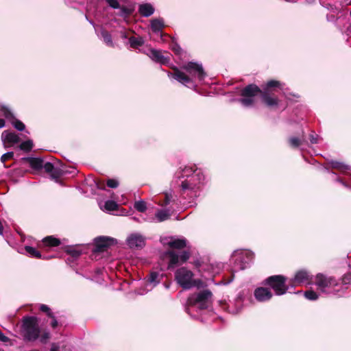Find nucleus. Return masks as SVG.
<instances>
[{
	"mask_svg": "<svg viewBox=\"0 0 351 351\" xmlns=\"http://www.w3.org/2000/svg\"><path fill=\"white\" fill-rule=\"evenodd\" d=\"M26 160L34 170L38 171L43 168L53 178H58L60 175V170L58 168L54 167L51 162L43 165V160L40 158L29 157L26 158Z\"/></svg>",
	"mask_w": 351,
	"mask_h": 351,
	"instance_id": "obj_8",
	"label": "nucleus"
},
{
	"mask_svg": "<svg viewBox=\"0 0 351 351\" xmlns=\"http://www.w3.org/2000/svg\"><path fill=\"white\" fill-rule=\"evenodd\" d=\"M93 182H95V184H96V185H98V183H97V182H95V180H93Z\"/></svg>",
	"mask_w": 351,
	"mask_h": 351,
	"instance_id": "obj_57",
	"label": "nucleus"
},
{
	"mask_svg": "<svg viewBox=\"0 0 351 351\" xmlns=\"http://www.w3.org/2000/svg\"><path fill=\"white\" fill-rule=\"evenodd\" d=\"M173 72H169L168 76L173 77L180 83L188 86L189 84H193L192 78L186 75L185 73L181 71L176 66L172 67Z\"/></svg>",
	"mask_w": 351,
	"mask_h": 351,
	"instance_id": "obj_13",
	"label": "nucleus"
},
{
	"mask_svg": "<svg viewBox=\"0 0 351 351\" xmlns=\"http://www.w3.org/2000/svg\"><path fill=\"white\" fill-rule=\"evenodd\" d=\"M165 27L162 19H154L151 21V28L154 32H158Z\"/></svg>",
	"mask_w": 351,
	"mask_h": 351,
	"instance_id": "obj_23",
	"label": "nucleus"
},
{
	"mask_svg": "<svg viewBox=\"0 0 351 351\" xmlns=\"http://www.w3.org/2000/svg\"><path fill=\"white\" fill-rule=\"evenodd\" d=\"M167 36L168 34H162V36Z\"/></svg>",
	"mask_w": 351,
	"mask_h": 351,
	"instance_id": "obj_54",
	"label": "nucleus"
},
{
	"mask_svg": "<svg viewBox=\"0 0 351 351\" xmlns=\"http://www.w3.org/2000/svg\"><path fill=\"white\" fill-rule=\"evenodd\" d=\"M351 282V275L350 274H346L343 276L341 279V285H340L339 287L341 288H343L345 285L350 283Z\"/></svg>",
	"mask_w": 351,
	"mask_h": 351,
	"instance_id": "obj_38",
	"label": "nucleus"
},
{
	"mask_svg": "<svg viewBox=\"0 0 351 351\" xmlns=\"http://www.w3.org/2000/svg\"><path fill=\"white\" fill-rule=\"evenodd\" d=\"M163 243L173 249H183L186 246V240L184 238L176 239L171 237L166 239Z\"/></svg>",
	"mask_w": 351,
	"mask_h": 351,
	"instance_id": "obj_18",
	"label": "nucleus"
},
{
	"mask_svg": "<svg viewBox=\"0 0 351 351\" xmlns=\"http://www.w3.org/2000/svg\"><path fill=\"white\" fill-rule=\"evenodd\" d=\"M254 296L259 302H265L271 298L272 293L270 290L267 288L259 287L255 290Z\"/></svg>",
	"mask_w": 351,
	"mask_h": 351,
	"instance_id": "obj_19",
	"label": "nucleus"
},
{
	"mask_svg": "<svg viewBox=\"0 0 351 351\" xmlns=\"http://www.w3.org/2000/svg\"><path fill=\"white\" fill-rule=\"evenodd\" d=\"M3 112H4V115L5 117L7 118V119H14L15 117L13 114V113L8 109L5 108L4 110H3Z\"/></svg>",
	"mask_w": 351,
	"mask_h": 351,
	"instance_id": "obj_45",
	"label": "nucleus"
},
{
	"mask_svg": "<svg viewBox=\"0 0 351 351\" xmlns=\"http://www.w3.org/2000/svg\"><path fill=\"white\" fill-rule=\"evenodd\" d=\"M93 182H95V184H96V185H98V183H97V182H95V180H93Z\"/></svg>",
	"mask_w": 351,
	"mask_h": 351,
	"instance_id": "obj_55",
	"label": "nucleus"
},
{
	"mask_svg": "<svg viewBox=\"0 0 351 351\" xmlns=\"http://www.w3.org/2000/svg\"><path fill=\"white\" fill-rule=\"evenodd\" d=\"M154 8L150 3L141 4L138 8L139 14L144 17H149L154 12Z\"/></svg>",
	"mask_w": 351,
	"mask_h": 351,
	"instance_id": "obj_21",
	"label": "nucleus"
},
{
	"mask_svg": "<svg viewBox=\"0 0 351 351\" xmlns=\"http://www.w3.org/2000/svg\"><path fill=\"white\" fill-rule=\"evenodd\" d=\"M5 154H14V152H6Z\"/></svg>",
	"mask_w": 351,
	"mask_h": 351,
	"instance_id": "obj_53",
	"label": "nucleus"
},
{
	"mask_svg": "<svg viewBox=\"0 0 351 351\" xmlns=\"http://www.w3.org/2000/svg\"><path fill=\"white\" fill-rule=\"evenodd\" d=\"M14 155H1V160L2 162H5L7 160L12 158Z\"/></svg>",
	"mask_w": 351,
	"mask_h": 351,
	"instance_id": "obj_47",
	"label": "nucleus"
},
{
	"mask_svg": "<svg viewBox=\"0 0 351 351\" xmlns=\"http://www.w3.org/2000/svg\"><path fill=\"white\" fill-rule=\"evenodd\" d=\"M50 338V334L48 332H44L40 338V340L42 343H46L47 341Z\"/></svg>",
	"mask_w": 351,
	"mask_h": 351,
	"instance_id": "obj_44",
	"label": "nucleus"
},
{
	"mask_svg": "<svg viewBox=\"0 0 351 351\" xmlns=\"http://www.w3.org/2000/svg\"><path fill=\"white\" fill-rule=\"evenodd\" d=\"M165 255L169 258L168 268H173L178 265L185 263L189 258V253L186 251H184L180 255H178L173 251H169L166 252Z\"/></svg>",
	"mask_w": 351,
	"mask_h": 351,
	"instance_id": "obj_11",
	"label": "nucleus"
},
{
	"mask_svg": "<svg viewBox=\"0 0 351 351\" xmlns=\"http://www.w3.org/2000/svg\"><path fill=\"white\" fill-rule=\"evenodd\" d=\"M171 199V195L169 194V193H165L164 202H161V203L160 202L159 204L161 206H167L170 203Z\"/></svg>",
	"mask_w": 351,
	"mask_h": 351,
	"instance_id": "obj_43",
	"label": "nucleus"
},
{
	"mask_svg": "<svg viewBox=\"0 0 351 351\" xmlns=\"http://www.w3.org/2000/svg\"><path fill=\"white\" fill-rule=\"evenodd\" d=\"M0 341L7 343L9 341V338L5 336L0 330Z\"/></svg>",
	"mask_w": 351,
	"mask_h": 351,
	"instance_id": "obj_46",
	"label": "nucleus"
},
{
	"mask_svg": "<svg viewBox=\"0 0 351 351\" xmlns=\"http://www.w3.org/2000/svg\"><path fill=\"white\" fill-rule=\"evenodd\" d=\"M40 310L43 312H45L47 314V315L50 317H53V313L51 311L50 308L46 304H41L40 306Z\"/></svg>",
	"mask_w": 351,
	"mask_h": 351,
	"instance_id": "obj_40",
	"label": "nucleus"
},
{
	"mask_svg": "<svg viewBox=\"0 0 351 351\" xmlns=\"http://www.w3.org/2000/svg\"><path fill=\"white\" fill-rule=\"evenodd\" d=\"M93 182H95V184H96V185H98V183H97V182H95V180H93Z\"/></svg>",
	"mask_w": 351,
	"mask_h": 351,
	"instance_id": "obj_56",
	"label": "nucleus"
},
{
	"mask_svg": "<svg viewBox=\"0 0 351 351\" xmlns=\"http://www.w3.org/2000/svg\"><path fill=\"white\" fill-rule=\"evenodd\" d=\"M51 318L53 319H52L51 325L53 328H56L58 326V321L56 320V319L54 317L53 315V317H51Z\"/></svg>",
	"mask_w": 351,
	"mask_h": 351,
	"instance_id": "obj_50",
	"label": "nucleus"
},
{
	"mask_svg": "<svg viewBox=\"0 0 351 351\" xmlns=\"http://www.w3.org/2000/svg\"><path fill=\"white\" fill-rule=\"evenodd\" d=\"M33 147H34L33 141L30 140V139L23 141L19 145L20 149L26 153L31 152Z\"/></svg>",
	"mask_w": 351,
	"mask_h": 351,
	"instance_id": "obj_30",
	"label": "nucleus"
},
{
	"mask_svg": "<svg viewBox=\"0 0 351 351\" xmlns=\"http://www.w3.org/2000/svg\"><path fill=\"white\" fill-rule=\"evenodd\" d=\"M12 125L16 130L19 131H23L25 128V124L20 120L16 119V118L14 119Z\"/></svg>",
	"mask_w": 351,
	"mask_h": 351,
	"instance_id": "obj_36",
	"label": "nucleus"
},
{
	"mask_svg": "<svg viewBox=\"0 0 351 351\" xmlns=\"http://www.w3.org/2000/svg\"><path fill=\"white\" fill-rule=\"evenodd\" d=\"M310 275L306 271H299L296 273L293 283L295 285L308 284L310 281Z\"/></svg>",
	"mask_w": 351,
	"mask_h": 351,
	"instance_id": "obj_20",
	"label": "nucleus"
},
{
	"mask_svg": "<svg viewBox=\"0 0 351 351\" xmlns=\"http://www.w3.org/2000/svg\"><path fill=\"white\" fill-rule=\"evenodd\" d=\"M107 185L110 188H117L119 186V182L114 179H109L107 181Z\"/></svg>",
	"mask_w": 351,
	"mask_h": 351,
	"instance_id": "obj_42",
	"label": "nucleus"
},
{
	"mask_svg": "<svg viewBox=\"0 0 351 351\" xmlns=\"http://www.w3.org/2000/svg\"><path fill=\"white\" fill-rule=\"evenodd\" d=\"M177 282L184 289H189L192 287L200 288L204 286L201 280L194 279L191 271L185 267L178 269L175 274Z\"/></svg>",
	"mask_w": 351,
	"mask_h": 351,
	"instance_id": "obj_3",
	"label": "nucleus"
},
{
	"mask_svg": "<svg viewBox=\"0 0 351 351\" xmlns=\"http://www.w3.org/2000/svg\"><path fill=\"white\" fill-rule=\"evenodd\" d=\"M23 332L25 339L28 341H35L38 339L40 329L36 317H27L24 319Z\"/></svg>",
	"mask_w": 351,
	"mask_h": 351,
	"instance_id": "obj_9",
	"label": "nucleus"
},
{
	"mask_svg": "<svg viewBox=\"0 0 351 351\" xmlns=\"http://www.w3.org/2000/svg\"><path fill=\"white\" fill-rule=\"evenodd\" d=\"M212 293L208 290H204L197 294L191 295L187 300L186 312L190 314V308L197 306L200 309L207 307L208 300L211 297Z\"/></svg>",
	"mask_w": 351,
	"mask_h": 351,
	"instance_id": "obj_7",
	"label": "nucleus"
},
{
	"mask_svg": "<svg viewBox=\"0 0 351 351\" xmlns=\"http://www.w3.org/2000/svg\"><path fill=\"white\" fill-rule=\"evenodd\" d=\"M129 43L131 47L137 49L143 45L144 40L141 37L132 36L129 38Z\"/></svg>",
	"mask_w": 351,
	"mask_h": 351,
	"instance_id": "obj_29",
	"label": "nucleus"
},
{
	"mask_svg": "<svg viewBox=\"0 0 351 351\" xmlns=\"http://www.w3.org/2000/svg\"><path fill=\"white\" fill-rule=\"evenodd\" d=\"M101 36L103 38L104 42L110 47H114V43L112 42L111 34L105 29H103L101 32Z\"/></svg>",
	"mask_w": 351,
	"mask_h": 351,
	"instance_id": "obj_28",
	"label": "nucleus"
},
{
	"mask_svg": "<svg viewBox=\"0 0 351 351\" xmlns=\"http://www.w3.org/2000/svg\"><path fill=\"white\" fill-rule=\"evenodd\" d=\"M315 285L319 290L324 293L338 294L340 284L332 277L319 274L316 276Z\"/></svg>",
	"mask_w": 351,
	"mask_h": 351,
	"instance_id": "obj_4",
	"label": "nucleus"
},
{
	"mask_svg": "<svg viewBox=\"0 0 351 351\" xmlns=\"http://www.w3.org/2000/svg\"><path fill=\"white\" fill-rule=\"evenodd\" d=\"M95 243L96 251L103 252L114 243V239L110 237H101L97 238Z\"/></svg>",
	"mask_w": 351,
	"mask_h": 351,
	"instance_id": "obj_17",
	"label": "nucleus"
},
{
	"mask_svg": "<svg viewBox=\"0 0 351 351\" xmlns=\"http://www.w3.org/2000/svg\"><path fill=\"white\" fill-rule=\"evenodd\" d=\"M308 140L310 141L311 143L315 144L318 143V135L315 134L314 132H312L308 135Z\"/></svg>",
	"mask_w": 351,
	"mask_h": 351,
	"instance_id": "obj_41",
	"label": "nucleus"
},
{
	"mask_svg": "<svg viewBox=\"0 0 351 351\" xmlns=\"http://www.w3.org/2000/svg\"><path fill=\"white\" fill-rule=\"evenodd\" d=\"M170 48L176 55L180 56L182 53V49L178 43L173 38L170 44Z\"/></svg>",
	"mask_w": 351,
	"mask_h": 351,
	"instance_id": "obj_32",
	"label": "nucleus"
},
{
	"mask_svg": "<svg viewBox=\"0 0 351 351\" xmlns=\"http://www.w3.org/2000/svg\"><path fill=\"white\" fill-rule=\"evenodd\" d=\"M285 280L286 278L281 275L272 276L266 279V284L274 289L276 295H281L288 289Z\"/></svg>",
	"mask_w": 351,
	"mask_h": 351,
	"instance_id": "obj_10",
	"label": "nucleus"
},
{
	"mask_svg": "<svg viewBox=\"0 0 351 351\" xmlns=\"http://www.w3.org/2000/svg\"><path fill=\"white\" fill-rule=\"evenodd\" d=\"M305 140L304 137H302V138H300L298 137L292 136L289 138V144L292 147H298Z\"/></svg>",
	"mask_w": 351,
	"mask_h": 351,
	"instance_id": "obj_31",
	"label": "nucleus"
},
{
	"mask_svg": "<svg viewBox=\"0 0 351 351\" xmlns=\"http://www.w3.org/2000/svg\"><path fill=\"white\" fill-rule=\"evenodd\" d=\"M70 253L73 256H75V257H77V256H80V251H77V250H71Z\"/></svg>",
	"mask_w": 351,
	"mask_h": 351,
	"instance_id": "obj_49",
	"label": "nucleus"
},
{
	"mask_svg": "<svg viewBox=\"0 0 351 351\" xmlns=\"http://www.w3.org/2000/svg\"><path fill=\"white\" fill-rule=\"evenodd\" d=\"M120 12L119 15L124 19L130 16L135 10V6L134 5H129L128 6H120Z\"/></svg>",
	"mask_w": 351,
	"mask_h": 351,
	"instance_id": "obj_22",
	"label": "nucleus"
},
{
	"mask_svg": "<svg viewBox=\"0 0 351 351\" xmlns=\"http://www.w3.org/2000/svg\"><path fill=\"white\" fill-rule=\"evenodd\" d=\"M149 58L155 62L160 64L167 65L170 61L169 56H165L162 51L154 49H151L149 53Z\"/></svg>",
	"mask_w": 351,
	"mask_h": 351,
	"instance_id": "obj_15",
	"label": "nucleus"
},
{
	"mask_svg": "<svg viewBox=\"0 0 351 351\" xmlns=\"http://www.w3.org/2000/svg\"><path fill=\"white\" fill-rule=\"evenodd\" d=\"M119 206L114 201L108 200L102 206L100 204V208L105 211H114L118 208Z\"/></svg>",
	"mask_w": 351,
	"mask_h": 351,
	"instance_id": "obj_25",
	"label": "nucleus"
},
{
	"mask_svg": "<svg viewBox=\"0 0 351 351\" xmlns=\"http://www.w3.org/2000/svg\"><path fill=\"white\" fill-rule=\"evenodd\" d=\"M43 243L46 246L56 247L60 244V241L52 236L46 237L43 239Z\"/></svg>",
	"mask_w": 351,
	"mask_h": 351,
	"instance_id": "obj_26",
	"label": "nucleus"
},
{
	"mask_svg": "<svg viewBox=\"0 0 351 351\" xmlns=\"http://www.w3.org/2000/svg\"><path fill=\"white\" fill-rule=\"evenodd\" d=\"M1 139L3 141L5 148H9L14 145L19 143L21 138L18 134L14 132L5 130L1 134Z\"/></svg>",
	"mask_w": 351,
	"mask_h": 351,
	"instance_id": "obj_14",
	"label": "nucleus"
},
{
	"mask_svg": "<svg viewBox=\"0 0 351 351\" xmlns=\"http://www.w3.org/2000/svg\"><path fill=\"white\" fill-rule=\"evenodd\" d=\"M160 281V275L158 272L153 271L150 274L149 277L148 278V283L153 284V286H155Z\"/></svg>",
	"mask_w": 351,
	"mask_h": 351,
	"instance_id": "obj_33",
	"label": "nucleus"
},
{
	"mask_svg": "<svg viewBox=\"0 0 351 351\" xmlns=\"http://www.w3.org/2000/svg\"><path fill=\"white\" fill-rule=\"evenodd\" d=\"M128 245L130 248H141L145 243L144 237L138 234H132L127 239Z\"/></svg>",
	"mask_w": 351,
	"mask_h": 351,
	"instance_id": "obj_16",
	"label": "nucleus"
},
{
	"mask_svg": "<svg viewBox=\"0 0 351 351\" xmlns=\"http://www.w3.org/2000/svg\"><path fill=\"white\" fill-rule=\"evenodd\" d=\"M25 251L32 257H35V258H40L41 257L40 253L33 247L26 246Z\"/></svg>",
	"mask_w": 351,
	"mask_h": 351,
	"instance_id": "obj_34",
	"label": "nucleus"
},
{
	"mask_svg": "<svg viewBox=\"0 0 351 351\" xmlns=\"http://www.w3.org/2000/svg\"><path fill=\"white\" fill-rule=\"evenodd\" d=\"M170 213L167 209L158 210L156 213V218L159 222L168 219L170 217Z\"/></svg>",
	"mask_w": 351,
	"mask_h": 351,
	"instance_id": "obj_27",
	"label": "nucleus"
},
{
	"mask_svg": "<svg viewBox=\"0 0 351 351\" xmlns=\"http://www.w3.org/2000/svg\"><path fill=\"white\" fill-rule=\"evenodd\" d=\"M304 296L306 298L310 300H315L318 298V295L315 291L310 290L307 291L304 293Z\"/></svg>",
	"mask_w": 351,
	"mask_h": 351,
	"instance_id": "obj_37",
	"label": "nucleus"
},
{
	"mask_svg": "<svg viewBox=\"0 0 351 351\" xmlns=\"http://www.w3.org/2000/svg\"><path fill=\"white\" fill-rule=\"evenodd\" d=\"M134 206L135 209H136L138 211L141 212V213L145 211V210L147 208L146 203L142 200L136 202L134 203Z\"/></svg>",
	"mask_w": 351,
	"mask_h": 351,
	"instance_id": "obj_35",
	"label": "nucleus"
},
{
	"mask_svg": "<svg viewBox=\"0 0 351 351\" xmlns=\"http://www.w3.org/2000/svg\"><path fill=\"white\" fill-rule=\"evenodd\" d=\"M262 91L263 88H261L255 84H248L241 90L240 95L242 98L239 101L243 106L250 107L254 103V97L258 95H261Z\"/></svg>",
	"mask_w": 351,
	"mask_h": 351,
	"instance_id": "obj_6",
	"label": "nucleus"
},
{
	"mask_svg": "<svg viewBox=\"0 0 351 351\" xmlns=\"http://www.w3.org/2000/svg\"><path fill=\"white\" fill-rule=\"evenodd\" d=\"M50 351H59V346L56 343H52Z\"/></svg>",
	"mask_w": 351,
	"mask_h": 351,
	"instance_id": "obj_48",
	"label": "nucleus"
},
{
	"mask_svg": "<svg viewBox=\"0 0 351 351\" xmlns=\"http://www.w3.org/2000/svg\"><path fill=\"white\" fill-rule=\"evenodd\" d=\"M180 180L181 191L190 198L199 195L201 186L204 184V176L201 169L194 166H186L176 173Z\"/></svg>",
	"mask_w": 351,
	"mask_h": 351,
	"instance_id": "obj_1",
	"label": "nucleus"
},
{
	"mask_svg": "<svg viewBox=\"0 0 351 351\" xmlns=\"http://www.w3.org/2000/svg\"><path fill=\"white\" fill-rule=\"evenodd\" d=\"M106 2L110 7L114 9H119L121 6L117 0H106Z\"/></svg>",
	"mask_w": 351,
	"mask_h": 351,
	"instance_id": "obj_39",
	"label": "nucleus"
},
{
	"mask_svg": "<svg viewBox=\"0 0 351 351\" xmlns=\"http://www.w3.org/2000/svg\"><path fill=\"white\" fill-rule=\"evenodd\" d=\"M5 122L4 119H0V128H2L5 126Z\"/></svg>",
	"mask_w": 351,
	"mask_h": 351,
	"instance_id": "obj_51",
	"label": "nucleus"
},
{
	"mask_svg": "<svg viewBox=\"0 0 351 351\" xmlns=\"http://www.w3.org/2000/svg\"><path fill=\"white\" fill-rule=\"evenodd\" d=\"M283 84L276 80H269L263 86V93L261 95L262 101L269 108H277L279 104L278 98L274 93L278 89H282Z\"/></svg>",
	"mask_w": 351,
	"mask_h": 351,
	"instance_id": "obj_2",
	"label": "nucleus"
},
{
	"mask_svg": "<svg viewBox=\"0 0 351 351\" xmlns=\"http://www.w3.org/2000/svg\"><path fill=\"white\" fill-rule=\"evenodd\" d=\"M331 166L333 169H336L339 170L341 172L345 173H349L351 171V167L347 165H345L340 162H332Z\"/></svg>",
	"mask_w": 351,
	"mask_h": 351,
	"instance_id": "obj_24",
	"label": "nucleus"
},
{
	"mask_svg": "<svg viewBox=\"0 0 351 351\" xmlns=\"http://www.w3.org/2000/svg\"><path fill=\"white\" fill-rule=\"evenodd\" d=\"M3 225L1 223V221H0V235L3 234Z\"/></svg>",
	"mask_w": 351,
	"mask_h": 351,
	"instance_id": "obj_52",
	"label": "nucleus"
},
{
	"mask_svg": "<svg viewBox=\"0 0 351 351\" xmlns=\"http://www.w3.org/2000/svg\"><path fill=\"white\" fill-rule=\"evenodd\" d=\"M254 254L249 250H237L234 251L232 260L234 261L233 271H238L245 269L252 261Z\"/></svg>",
	"mask_w": 351,
	"mask_h": 351,
	"instance_id": "obj_5",
	"label": "nucleus"
},
{
	"mask_svg": "<svg viewBox=\"0 0 351 351\" xmlns=\"http://www.w3.org/2000/svg\"><path fill=\"white\" fill-rule=\"evenodd\" d=\"M182 69L192 76H197L199 80H204L206 73L202 64L194 62H189L182 66Z\"/></svg>",
	"mask_w": 351,
	"mask_h": 351,
	"instance_id": "obj_12",
	"label": "nucleus"
}]
</instances>
